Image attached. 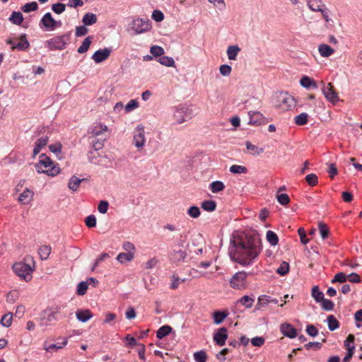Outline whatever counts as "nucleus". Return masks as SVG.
Listing matches in <instances>:
<instances>
[{"label":"nucleus","instance_id":"obj_1","mask_svg":"<svg viewBox=\"0 0 362 362\" xmlns=\"http://www.w3.org/2000/svg\"><path fill=\"white\" fill-rule=\"evenodd\" d=\"M233 243L234 249L230 251V258L244 267L251 264L262 251L261 239L255 231L237 238Z\"/></svg>","mask_w":362,"mask_h":362},{"label":"nucleus","instance_id":"obj_2","mask_svg":"<svg viewBox=\"0 0 362 362\" xmlns=\"http://www.w3.org/2000/svg\"><path fill=\"white\" fill-rule=\"evenodd\" d=\"M35 168L38 173H45L52 177L56 176L60 172L59 164L54 163L44 153L40 155V160L35 164Z\"/></svg>","mask_w":362,"mask_h":362},{"label":"nucleus","instance_id":"obj_3","mask_svg":"<svg viewBox=\"0 0 362 362\" xmlns=\"http://www.w3.org/2000/svg\"><path fill=\"white\" fill-rule=\"evenodd\" d=\"M296 105L295 98L287 92H280L276 95V106L284 111L293 108Z\"/></svg>","mask_w":362,"mask_h":362},{"label":"nucleus","instance_id":"obj_4","mask_svg":"<svg viewBox=\"0 0 362 362\" xmlns=\"http://www.w3.org/2000/svg\"><path fill=\"white\" fill-rule=\"evenodd\" d=\"M62 307L57 306L48 313L46 311L43 312L40 317L39 325L43 328L50 326L52 322L57 320V315L60 313Z\"/></svg>","mask_w":362,"mask_h":362},{"label":"nucleus","instance_id":"obj_5","mask_svg":"<svg viewBox=\"0 0 362 362\" xmlns=\"http://www.w3.org/2000/svg\"><path fill=\"white\" fill-rule=\"evenodd\" d=\"M14 272L21 279L28 281L32 278L33 269L24 262H17L13 265Z\"/></svg>","mask_w":362,"mask_h":362},{"label":"nucleus","instance_id":"obj_6","mask_svg":"<svg viewBox=\"0 0 362 362\" xmlns=\"http://www.w3.org/2000/svg\"><path fill=\"white\" fill-rule=\"evenodd\" d=\"M247 274L245 272L235 273L230 280V287L238 290L245 289L247 286Z\"/></svg>","mask_w":362,"mask_h":362},{"label":"nucleus","instance_id":"obj_7","mask_svg":"<svg viewBox=\"0 0 362 362\" xmlns=\"http://www.w3.org/2000/svg\"><path fill=\"white\" fill-rule=\"evenodd\" d=\"M146 138L144 128L141 124L138 125L133 132V144L139 151L145 145Z\"/></svg>","mask_w":362,"mask_h":362},{"label":"nucleus","instance_id":"obj_8","mask_svg":"<svg viewBox=\"0 0 362 362\" xmlns=\"http://www.w3.org/2000/svg\"><path fill=\"white\" fill-rule=\"evenodd\" d=\"M40 23L43 25L45 30L52 31L57 28H60L62 23L60 21L54 20L51 13H46L40 20Z\"/></svg>","mask_w":362,"mask_h":362},{"label":"nucleus","instance_id":"obj_9","mask_svg":"<svg viewBox=\"0 0 362 362\" xmlns=\"http://www.w3.org/2000/svg\"><path fill=\"white\" fill-rule=\"evenodd\" d=\"M131 28L136 34H141L148 31L151 28V24L148 19L137 18L132 22Z\"/></svg>","mask_w":362,"mask_h":362},{"label":"nucleus","instance_id":"obj_10","mask_svg":"<svg viewBox=\"0 0 362 362\" xmlns=\"http://www.w3.org/2000/svg\"><path fill=\"white\" fill-rule=\"evenodd\" d=\"M323 84V87L322 88L323 95L325 98L332 103H336L339 101V95L338 93L335 91L334 86L331 83H328L325 85L323 82H321Z\"/></svg>","mask_w":362,"mask_h":362},{"label":"nucleus","instance_id":"obj_11","mask_svg":"<svg viewBox=\"0 0 362 362\" xmlns=\"http://www.w3.org/2000/svg\"><path fill=\"white\" fill-rule=\"evenodd\" d=\"M6 43L11 45V49L21 51L26 50L30 47V43L27 40L25 34H22L19 37V42L16 43L12 39H8Z\"/></svg>","mask_w":362,"mask_h":362},{"label":"nucleus","instance_id":"obj_12","mask_svg":"<svg viewBox=\"0 0 362 362\" xmlns=\"http://www.w3.org/2000/svg\"><path fill=\"white\" fill-rule=\"evenodd\" d=\"M47 47L50 50L59 49L62 50L65 48L66 42L64 36H58L47 41Z\"/></svg>","mask_w":362,"mask_h":362},{"label":"nucleus","instance_id":"obj_13","mask_svg":"<svg viewBox=\"0 0 362 362\" xmlns=\"http://www.w3.org/2000/svg\"><path fill=\"white\" fill-rule=\"evenodd\" d=\"M112 50L110 48L98 49L92 56V59L95 63H100L106 60L110 55Z\"/></svg>","mask_w":362,"mask_h":362},{"label":"nucleus","instance_id":"obj_14","mask_svg":"<svg viewBox=\"0 0 362 362\" xmlns=\"http://www.w3.org/2000/svg\"><path fill=\"white\" fill-rule=\"evenodd\" d=\"M228 338V330L226 327L220 328L214 335V340L219 346H223Z\"/></svg>","mask_w":362,"mask_h":362},{"label":"nucleus","instance_id":"obj_15","mask_svg":"<svg viewBox=\"0 0 362 362\" xmlns=\"http://www.w3.org/2000/svg\"><path fill=\"white\" fill-rule=\"evenodd\" d=\"M187 254L186 251L183 250H173L170 254V259L174 263H180L184 261L187 257Z\"/></svg>","mask_w":362,"mask_h":362},{"label":"nucleus","instance_id":"obj_16","mask_svg":"<svg viewBox=\"0 0 362 362\" xmlns=\"http://www.w3.org/2000/svg\"><path fill=\"white\" fill-rule=\"evenodd\" d=\"M281 333L288 337V338H291V339H293L295 337H296L297 336V331L296 329L291 325V324H288V323H284L281 325Z\"/></svg>","mask_w":362,"mask_h":362},{"label":"nucleus","instance_id":"obj_17","mask_svg":"<svg viewBox=\"0 0 362 362\" xmlns=\"http://www.w3.org/2000/svg\"><path fill=\"white\" fill-rule=\"evenodd\" d=\"M49 138L47 136H42L35 143L32 158H34L41 151L48 142Z\"/></svg>","mask_w":362,"mask_h":362},{"label":"nucleus","instance_id":"obj_18","mask_svg":"<svg viewBox=\"0 0 362 362\" xmlns=\"http://www.w3.org/2000/svg\"><path fill=\"white\" fill-rule=\"evenodd\" d=\"M34 192L26 188L19 196L18 201L23 204H28L33 199Z\"/></svg>","mask_w":362,"mask_h":362},{"label":"nucleus","instance_id":"obj_19","mask_svg":"<svg viewBox=\"0 0 362 362\" xmlns=\"http://www.w3.org/2000/svg\"><path fill=\"white\" fill-rule=\"evenodd\" d=\"M309 8L313 11H320L325 9L327 7L322 0H309L308 1Z\"/></svg>","mask_w":362,"mask_h":362},{"label":"nucleus","instance_id":"obj_20","mask_svg":"<svg viewBox=\"0 0 362 362\" xmlns=\"http://www.w3.org/2000/svg\"><path fill=\"white\" fill-rule=\"evenodd\" d=\"M76 316L78 320L82 322H86L93 317V314L90 310H79L76 313Z\"/></svg>","mask_w":362,"mask_h":362},{"label":"nucleus","instance_id":"obj_21","mask_svg":"<svg viewBox=\"0 0 362 362\" xmlns=\"http://www.w3.org/2000/svg\"><path fill=\"white\" fill-rule=\"evenodd\" d=\"M318 51L322 57H328L334 52V49L326 44L320 45Z\"/></svg>","mask_w":362,"mask_h":362},{"label":"nucleus","instance_id":"obj_22","mask_svg":"<svg viewBox=\"0 0 362 362\" xmlns=\"http://www.w3.org/2000/svg\"><path fill=\"white\" fill-rule=\"evenodd\" d=\"M228 315V313L227 311H215L213 313L214 322L216 325L221 324Z\"/></svg>","mask_w":362,"mask_h":362},{"label":"nucleus","instance_id":"obj_23","mask_svg":"<svg viewBox=\"0 0 362 362\" xmlns=\"http://www.w3.org/2000/svg\"><path fill=\"white\" fill-rule=\"evenodd\" d=\"M108 130V128L106 125H103V124H98V125H96L95 126L92 131H91V134L93 135V136L94 137H98V136H103V134L106 132H107Z\"/></svg>","mask_w":362,"mask_h":362},{"label":"nucleus","instance_id":"obj_24","mask_svg":"<svg viewBox=\"0 0 362 362\" xmlns=\"http://www.w3.org/2000/svg\"><path fill=\"white\" fill-rule=\"evenodd\" d=\"M240 51V48L238 45L228 46L226 51L228 59L230 60H235Z\"/></svg>","mask_w":362,"mask_h":362},{"label":"nucleus","instance_id":"obj_25","mask_svg":"<svg viewBox=\"0 0 362 362\" xmlns=\"http://www.w3.org/2000/svg\"><path fill=\"white\" fill-rule=\"evenodd\" d=\"M134 258V253L120 252L116 259L121 264L131 262Z\"/></svg>","mask_w":362,"mask_h":362},{"label":"nucleus","instance_id":"obj_26","mask_svg":"<svg viewBox=\"0 0 362 362\" xmlns=\"http://www.w3.org/2000/svg\"><path fill=\"white\" fill-rule=\"evenodd\" d=\"M255 302V299L248 296H244L240 298L237 302L236 305L241 304L246 308H251Z\"/></svg>","mask_w":362,"mask_h":362},{"label":"nucleus","instance_id":"obj_27","mask_svg":"<svg viewBox=\"0 0 362 362\" xmlns=\"http://www.w3.org/2000/svg\"><path fill=\"white\" fill-rule=\"evenodd\" d=\"M300 83L303 88H310L311 87L313 88H317V86L316 85L315 81L307 76L302 77L300 81Z\"/></svg>","mask_w":362,"mask_h":362},{"label":"nucleus","instance_id":"obj_28","mask_svg":"<svg viewBox=\"0 0 362 362\" xmlns=\"http://www.w3.org/2000/svg\"><path fill=\"white\" fill-rule=\"evenodd\" d=\"M84 180L83 179H79L78 177L74 175L72 176L68 183V187L75 192L78 189L80 183Z\"/></svg>","mask_w":362,"mask_h":362},{"label":"nucleus","instance_id":"obj_29","mask_svg":"<svg viewBox=\"0 0 362 362\" xmlns=\"http://www.w3.org/2000/svg\"><path fill=\"white\" fill-rule=\"evenodd\" d=\"M225 187L226 186L224 183L218 180L211 182L209 185V189L212 193L221 192L225 189Z\"/></svg>","mask_w":362,"mask_h":362},{"label":"nucleus","instance_id":"obj_30","mask_svg":"<svg viewBox=\"0 0 362 362\" xmlns=\"http://www.w3.org/2000/svg\"><path fill=\"white\" fill-rule=\"evenodd\" d=\"M82 22L85 25H91L97 22V16L94 13H87L83 16Z\"/></svg>","mask_w":362,"mask_h":362},{"label":"nucleus","instance_id":"obj_31","mask_svg":"<svg viewBox=\"0 0 362 362\" xmlns=\"http://www.w3.org/2000/svg\"><path fill=\"white\" fill-rule=\"evenodd\" d=\"M249 117H250V124H259L261 123V120L262 119L263 117L262 115L259 112H249Z\"/></svg>","mask_w":362,"mask_h":362},{"label":"nucleus","instance_id":"obj_32","mask_svg":"<svg viewBox=\"0 0 362 362\" xmlns=\"http://www.w3.org/2000/svg\"><path fill=\"white\" fill-rule=\"evenodd\" d=\"M92 36H88L86 38H85L81 46L78 48L77 52L80 54L86 52L92 42Z\"/></svg>","mask_w":362,"mask_h":362},{"label":"nucleus","instance_id":"obj_33","mask_svg":"<svg viewBox=\"0 0 362 362\" xmlns=\"http://www.w3.org/2000/svg\"><path fill=\"white\" fill-rule=\"evenodd\" d=\"M201 206L204 211L212 212L216 209V202L214 200H206L202 203Z\"/></svg>","mask_w":362,"mask_h":362},{"label":"nucleus","instance_id":"obj_34","mask_svg":"<svg viewBox=\"0 0 362 362\" xmlns=\"http://www.w3.org/2000/svg\"><path fill=\"white\" fill-rule=\"evenodd\" d=\"M245 145L247 149L251 152L252 156H259L264 152V148H259L257 146L252 144L249 141H247Z\"/></svg>","mask_w":362,"mask_h":362},{"label":"nucleus","instance_id":"obj_35","mask_svg":"<svg viewBox=\"0 0 362 362\" xmlns=\"http://www.w3.org/2000/svg\"><path fill=\"white\" fill-rule=\"evenodd\" d=\"M172 331V327L169 325H163L160 327L157 332H156V337L159 339H163L165 336H167L170 332Z\"/></svg>","mask_w":362,"mask_h":362},{"label":"nucleus","instance_id":"obj_36","mask_svg":"<svg viewBox=\"0 0 362 362\" xmlns=\"http://www.w3.org/2000/svg\"><path fill=\"white\" fill-rule=\"evenodd\" d=\"M9 21L18 25L23 21V14L20 11H13L9 18Z\"/></svg>","mask_w":362,"mask_h":362},{"label":"nucleus","instance_id":"obj_37","mask_svg":"<svg viewBox=\"0 0 362 362\" xmlns=\"http://www.w3.org/2000/svg\"><path fill=\"white\" fill-rule=\"evenodd\" d=\"M311 295L317 303H320L325 298L324 293L320 291L317 286L313 288Z\"/></svg>","mask_w":362,"mask_h":362},{"label":"nucleus","instance_id":"obj_38","mask_svg":"<svg viewBox=\"0 0 362 362\" xmlns=\"http://www.w3.org/2000/svg\"><path fill=\"white\" fill-rule=\"evenodd\" d=\"M51 252V247L48 245H42L39 248V255L42 260L48 259Z\"/></svg>","mask_w":362,"mask_h":362},{"label":"nucleus","instance_id":"obj_39","mask_svg":"<svg viewBox=\"0 0 362 362\" xmlns=\"http://www.w3.org/2000/svg\"><path fill=\"white\" fill-rule=\"evenodd\" d=\"M158 62L165 66L172 67L175 66V61L173 57L168 56H161L158 58Z\"/></svg>","mask_w":362,"mask_h":362},{"label":"nucleus","instance_id":"obj_40","mask_svg":"<svg viewBox=\"0 0 362 362\" xmlns=\"http://www.w3.org/2000/svg\"><path fill=\"white\" fill-rule=\"evenodd\" d=\"M328 328L330 331H334L339 327V323L334 315L327 317Z\"/></svg>","mask_w":362,"mask_h":362},{"label":"nucleus","instance_id":"obj_41","mask_svg":"<svg viewBox=\"0 0 362 362\" xmlns=\"http://www.w3.org/2000/svg\"><path fill=\"white\" fill-rule=\"evenodd\" d=\"M267 240L273 246L276 245L279 242L277 235L272 230H268L267 232Z\"/></svg>","mask_w":362,"mask_h":362},{"label":"nucleus","instance_id":"obj_42","mask_svg":"<svg viewBox=\"0 0 362 362\" xmlns=\"http://www.w3.org/2000/svg\"><path fill=\"white\" fill-rule=\"evenodd\" d=\"M308 115L305 112L299 114L295 117V123L298 125L302 126L308 122Z\"/></svg>","mask_w":362,"mask_h":362},{"label":"nucleus","instance_id":"obj_43","mask_svg":"<svg viewBox=\"0 0 362 362\" xmlns=\"http://www.w3.org/2000/svg\"><path fill=\"white\" fill-rule=\"evenodd\" d=\"M13 320V314L8 313L2 316L1 320V324L6 327H8L11 325Z\"/></svg>","mask_w":362,"mask_h":362},{"label":"nucleus","instance_id":"obj_44","mask_svg":"<svg viewBox=\"0 0 362 362\" xmlns=\"http://www.w3.org/2000/svg\"><path fill=\"white\" fill-rule=\"evenodd\" d=\"M66 344H67V340L64 339V341L63 342H62L60 344H52L49 345L45 344L44 349L47 351H50L52 350H58V349H61L63 347H64L66 345Z\"/></svg>","mask_w":362,"mask_h":362},{"label":"nucleus","instance_id":"obj_45","mask_svg":"<svg viewBox=\"0 0 362 362\" xmlns=\"http://www.w3.org/2000/svg\"><path fill=\"white\" fill-rule=\"evenodd\" d=\"M37 8H38V5H37V2L36 1H32V2H29V3L25 4L22 7L21 9L25 13H29L30 11H36V10H37Z\"/></svg>","mask_w":362,"mask_h":362},{"label":"nucleus","instance_id":"obj_46","mask_svg":"<svg viewBox=\"0 0 362 362\" xmlns=\"http://www.w3.org/2000/svg\"><path fill=\"white\" fill-rule=\"evenodd\" d=\"M270 303L269 296H262L258 298L256 309L259 310L261 308Z\"/></svg>","mask_w":362,"mask_h":362},{"label":"nucleus","instance_id":"obj_47","mask_svg":"<svg viewBox=\"0 0 362 362\" xmlns=\"http://www.w3.org/2000/svg\"><path fill=\"white\" fill-rule=\"evenodd\" d=\"M106 138L105 136L96 139L95 137L94 140H93V150L98 151L101 149L104 145V141H105Z\"/></svg>","mask_w":362,"mask_h":362},{"label":"nucleus","instance_id":"obj_48","mask_svg":"<svg viewBox=\"0 0 362 362\" xmlns=\"http://www.w3.org/2000/svg\"><path fill=\"white\" fill-rule=\"evenodd\" d=\"M187 214L193 218H198L200 214L201 211L198 206H192L187 209Z\"/></svg>","mask_w":362,"mask_h":362},{"label":"nucleus","instance_id":"obj_49","mask_svg":"<svg viewBox=\"0 0 362 362\" xmlns=\"http://www.w3.org/2000/svg\"><path fill=\"white\" fill-rule=\"evenodd\" d=\"M230 172L235 174L246 173L247 169L243 165H233L230 168Z\"/></svg>","mask_w":362,"mask_h":362},{"label":"nucleus","instance_id":"obj_50","mask_svg":"<svg viewBox=\"0 0 362 362\" xmlns=\"http://www.w3.org/2000/svg\"><path fill=\"white\" fill-rule=\"evenodd\" d=\"M321 307L323 310L330 311L334 309V303L329 299L324 298L321 302Z\"/></svg>","mask_w":362,"mask_h":362},{"label":"nucleus","instance_id":"obj_51","mask_svg":"<svg viewBox=\"0 0 362 362\" xmlns=\"http://www.w3.org/2000/svg\"><path fill=\"white\" fill-rule=\"evenodd\" d=\"M150 52L153 56L156 57H160L164 54V49L160 46L153 45L151 47Z\"/></svg>","mask_w":362,"mask_h":362},{"label":"nucleus","instance_id":"obj_52","mask_svg":"<svg viewBox=\"0 0 362 362\" xmlns=\"http://www.w3.org/2000/svg\"><path fill=\"white\" fill-rule=\"evenodd\" d=\"M276 199L278 202L283 205L286 206L290 202V198L287 194H276Z\"/></svg>","mask_w":362,"mask_h":362},{"label":"nucleus","instance_id":"obj_53","mask_svg":"<svg viewBox=\"0 0 362 362\" xmlns=\"http://www.w3.org/2000/svg\"><path fill=\"white\" fill-rule=\"evenodd\" d=\"M88 286V281H81L77 286V294L78 296H83L86 294Z\"/></svg>","mask_w":362,"mask_h":362},{"label":"nucleus","instance_id":"obj_54","mask_svg":"<svg viewBox=\"0 0 362 362\" xmlns=\"http://www.w3.org/2000/svg\"><path fill=\"white\" fill-rule=\"evenodd\" d=\"M319 230L320 235L322 239H326L329 235V228L326 224L322 222H320L318 224Z\"/></svg>","mask_w":362,"mask_h":362},{"label":"nucleus","instance_id":"obj_55","mask_svg":"<svg viewBox=\"0 0 362 362\" xmlns=\"http://www.w3.org/2000/svg\"><path fill=\"white\" fill-rule=\"evenodd\" d=\"M305 180L310 186H315L318 183V177L314 173H310L306 175Z\"/></svg>","mask_w":362,"mask_h":362},{"label":"nucleus","instance_id":"obj_56","mask_svg":"<svg viewBox=\"0 0 362 362\" xmlns=\"http://www.w3.org/2000/svg\"><path fill=\"white\" fill-rule=\"evenodd\" d=\"M289 271V264L286 262H283L280 267L276 269L277 274L281 276L286 275Z\"/></svg>","mask_w":362,"mask_h":362},{"label":"nucleus","instance_id":"obj_57","mask_svg":"<svg viewBox=\"0 0 362 362\" xmlns=\"http://www.w3.org/2000/svg\"><path fill=\"white\" fill-rule=\"evenodd\" d=\"M18 297L19 295L17 291H11L7 294L6 301L8 303H13L18 300Z\"/></svg>","mask_w":362,"mask_h":362},{"label":"nucleus","instance_id":"obj_58","mask_svg":"<svg viewBox=\"0 0 362 362\" xmlns=\"http://www.w3.org/2000/svg\"><path fill=\"white\" fill-rule=\"evenodd\" d=\"M66 6L62 3L54 4L52 6V10L57 14H61L65 11Z\"/></svg>","mask_w":362,"mask_h":362},{"label":"nucleus","instance_id":"obj_59","mask_svg":"<svg viewBox=\"0 0 362 362\" xmlns=\"http://www.w3.org/2000/svg\"><path fill=\"white\" fill-rule=\"evenodd\" d=\"M194 358L197 362H206V354L204 351H199L194 354Z\"/></svg>","mask_w":362,"mask_h":362},{"label":"nucleus","instance_id":"obj_60","mask_svg":"<svg viewBox=\"0 0 362 362\" xmlns=\"http://www.w3.org/2000/svg\"><path fill=\"white\" fill-rule=\"evenodd\" d=\"M88 160L90 163L94 164H98L99 161L98 160V157L99 156V153L98 151L93 150L88 152Z\"/></svg>","mask_w":362,"mask_h":362},{"label":"nucleus","instance_id":"obj_61","mask_svg":"<svg viewBox=\"0 0 362 362\" xmlns=\"http://www.w3.org/2000/svg\"><path fill=\"white\" fill-rule=\"evenodd\" d=\"M347 280V276L343 272H339L335 274L332 283L339 282L344 283Z\"/></svg>","mask_w":362,"mask_h":362},{"label":"nucleus","instance_id":"obj_62","mask_svg":"<svg viewBox=\"0 0 362 362\" xmlns=\"http://www.w3.org/2000/svg\"><path fill=\"white\" fill-rule=\"evenodd\" d=\"M232 68L228 64L221 65L219 67L220 74L223 76H228L230 74Z\"/></svg>","mask_w":362,"mask_h":362},{"label":"nucleus","instance_id":"obj_63","mask_svg":"<svg viewBox=\"0 0 362 362\" xmlns=\"http://www.w3.org/2000/svg\"><path fill=\"white\" fill-rule=\"evenodd\" d=\"M139 107V103L136 100H131L124 107L127 112H129Z\"/></svg>","mask_w":362,"mask_h":362},{"label":"nucleus","instance_id":"obj_64","mask_svg":"<svg viewBox=\"0 0 362 362\" xmlns=\"http://www.w3.org/2000/svg\"><path fill=\"white\" fill-rule=\"evenodd\" d=\"M122 249L127 253H135V247L134 244L129 241H124L122 244Z\"/></svg>","mask_w":362,"mask_h":362}]
</instances>
